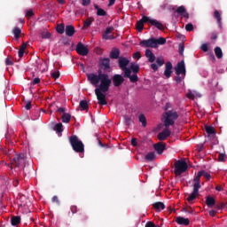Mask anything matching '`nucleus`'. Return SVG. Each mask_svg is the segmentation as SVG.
Wrapping results in <instances>:
<instances>
[{
  "label": "nucleus",
  "mask_w": 227,
  "mask_h": 227,
  "mask_svg": "<svg viewBox=\"0 0 227 227\" xmlns=\"http://www.w3.org/2000/svg\"><path fill=\"white\" fill-rule=\"evenodd\" d=\"M87 81L92 84V86H98L99 89L103 93H107L109 91V88H111V84L113 81L109 77L107 73L102 72V69L98 70V74L95 73L87 74Z\"/></svg>",
  "instance_id": "obj_1"
},
{
  "label": "nucleus",
  "mask_w": 227,
  "mask_h": 227,
  "mask_svg": "<svg viewBox=\"0 0 227 227\" xmlns=\"http://www.w3.org/2000/svg\"><path fill=\"white\" fill-rule=\"evenodd\" d=\"M162 121L164 127H172L175 121L178 120V113L175 110H168L162 114Z\"/></svg>",
  "instance_id": "obj_2"
},
{
  "label": "nucleus",
  "mask_w": 227,
  "mask_h": 227,
  "mask_svg": "<svg viewBox=\"0 0 227 227\" xmlns=\"http://www.w3.org/2000/svg\"><path fill=\"white\" fill-rule=\"evenodd\" d=\"M176 72V76L174 80L176 81V84H180L183 80L185 79L186 70H185V61L182 60L177 63V66L174 68Z\"/></svg>",
  "instance_id": "obj_3"
},
{
  "label": "nucleus",
  "mask_w": 227,
  "mask_h": 227,
  "mask_svg": "<svg viewBox=\"0 0 227 227\" xmlns=\"http://www.w3.org/2000/svg\"><path fill=\"white\" fill-rule=\"evenodd\" d=\"M69 143L76 153H84V144L82 141L79 140V137L76 135H72L69 137Z\"/></svg>",
  "instance_id": "obj_4"
},
{
  "label": "nucleus",
  "mask_w": 227,
  "mask_h": 227,
  "mask_svg": "<svg viewBox=\"0 0 227 227\" xmlns=\"http://www.w3.org/2000/svg\"><path fill=\"white\" fill-rule=\"evenodd\" d=\"M129 70L131 72L129 73V76H124V78L129 79V82H137L139 81V76H137V74H139V65L131 64Z\"/></svg>",
  "instance_id": "obj_5"
},
{
  "label": "nucleus",
  "mask_w": 227,
  "mask_h": 227,
  "mask_svg": "<svg viewBox=\"0 0 227 227\" xmlns=\"http://www.w3.org/2000/svg\"><path fill=\"white\" fill-rule=\"evenodd\" d=\"M119 68L122 70L124 74V77H129L130 74H132V71H130V68L127 67H129V64L130 63V60L125 57H121L119 59Z\"/></svg>",
  "instance_id": "obj_6"
},
{
  "label": "nucleus",
  "mask_w": 227,
  "mask_h": 227,
  "mask_svg": "<svg viewBox=\"0 0 227 227\" xmlns=\"http://www.w3.org/2000/svg\"><path fill=\"white\" fill-rule=\"evenodd\" d=\"M174 166H175L174 173L176 176H180V175L185 173V171H187V168H189V166L187 165V162L182 160H176Z\"/></svg>",
  "instance_id": "obj_7"
},
{
  "label": "nucleus",
  "mask_w": 227,
  "mask_h": 227,
  "mask_svg": "<svg viewBox=\"0 0 227 227\" xmlns=\"http://www.w3.org/2000/svg\"><path fill=\"white\" fill-rule=\"evenodd\" d=\"M25 164H26V155L24 153L16 154L14 158L11 160L12 168H20V166H23V168H26Z\"/></svg>",
  "instance_id": "obj_8"
},
{
  "label": "nucleus",
  "mask_w": 227,
  "mask_h": 227,
  "mask_svg": "<svg viewBox=\"0 0 227 227\" xmlns=\"http://www.w3.org/2000/svg\"><path fill=\"white\" fill-rule=\"evenodd\" d=\"M200 189H201V185H199V184H196V183H193V191L186 199L189 203L192 204L194 200L198 198V196L200 195Z\"/></svg>",
  "instance_id": "obj_9"
},
{
  "label": "nucleus",
  "mask_w": 227,
  "mask_h": 227,
  "mask_svg": "<svg viewBox=\"0 0 227 227\" xmlns=\"http://www.w3.org/2000/svg\"><path fill=\"white\" fill-rule=\"evenodd\" d=\"M207 178V180H210L211 176L208 172L205 171V170H200L198 172L197 176L194 177L193 182L197 184V185H201V177Z\"/></svg>",
  "instance_id": "obj_10"
},
{
  "label": "nucleus",
  "mask_w": 227,
  "mask_h": 227,
  "mask_svg": "<svg viewBox=\"0 0 227 227\" xmlns=\"http://www.w3.org/2000/svg\"><path fill=\"white\" fill-rule=\"evenodd\" d=\"M95 95L97 97L99 106H107V100H106V94H104V91H102L98 88H96Z\"/></svg>",
  "instance_id": "obj_11"
},
{
  "label": "nucleus",
  "mask_w": 227,
  "mask_h": 227,
  "mask_svg": "<svg viewBox=\"0 0 227 227\" xmlns=\"http://www.w3.org/2000/svg\"><path fill=\"white\" fill-rule=\"evenodd\" d=\"M111 80L115 88H120L125 82V76L116 74L112 76Z\"/></svg>",
  "instance_id": "obj_12"
},
{
  "label": "nucleus",
  "mask_w": 227,
  "mask_h": 227,
  "mask_svg": "<svg viewBox=\"0 0 227 227\" xmlns=\"http://www.w3.org/2000/svg\"><path fill=\"white\" fill-rule=\"evenodd\" d=\"M99 68L109 72L111 70V59L109 58H103L99 59Z\"/></svg>",
  "instance_id": "obj_13"
},
{
  "label": "nucleus",
  "mask_w": 227,
  "mask_h": 227,
  "mask_svg": "<svg viewBox=\"0 0 227 227\" xmlns=\"http://www.w3.org/2000/svg\"><path fill=\"white\" fill-rule=\"evenodd\" d=\"M75 51L80 56H88L90 52L88 46L83 45L82 43H77Z\"/></svg>",
  "instance_id": "obj_14"
},
{
  "label": "nucleus",
  "mask_w": 227,
  "mask_h": 227,
  "mask_svg": "<svg viewBox=\"0 0 227 227\" xmlns=\"http://www.w3.org/2000/svg\"><path fill=\"white\" fill-rule=\"evenodd\" d=\"M150 17L143 16L140 20L137 22V30L141 33L145 29V24H149Z\"/></svg>",
  "instance_id": "obj_15"
},
{
  "label": "nucleus",
  "mask_w": 227,
  "mask_h": 227,
  "mask_svg": "<svg viewBox=\"0 0 227 227\" xmlns=\"http://www.w3.org/2000/svg\"><path fill=\"white\" fill-rule=\"evenodd\" d=\"M139 45L141 47H151L152 49H157V44L155 42V38H150L147 40H143L140 42Z\"/></svg>",
  "instance_id": "obj_16"
},
{
  "label": "nucleus",
  "mask_w": 227,
  "mask_h": 227,
  "mask_svg": "<svg viewBox=\"0 0 227 227\" xmlns=\"http://www.w3.org/2000/svg\"><path fill=\"white\" fill-rule=\"evenodd\" d=\"M165 128L166 129H164L160 133L158 134V139L160 141H166V139H168V137L171 136V130H169V127Z\"/></svg>",
  "instance_id": "obj_17"
},
{
  "label": "nucleus",
  "mask_w": 227,
  "mask_h": 227,
  "mask_svg": "<svg viewBox=\"0 0 227 227\" xmlns=\"http://www.w3.org/2000/svg\"><path fill=\"white\" fill-rule=\"evenodd\" d=\"M113 31H114V27H106V31L103 33V39L104 40H114V35H111V33H113Z\"/></svg>",
  "instance_id": "obj_18"
},
{
  "label": "nucleus",
  "mask_w": 227,
  "mask_h": 227,
  "mask_svg": "<svg viewBox=\"0 0 227 227\" xmlns=\"http://www.w3.org/2000/svg\"><path fill=\"white\" fill-rule=\"evenodd\" d=\"M173 64L171 62H167L165 65V71L164 75L167 77V79H169L171 77V74H173Z\"/></svg>",
  "instance_id": "obj_19"
},
{
  "label": "nucleus",
  "mask_w": 227,
  "mask_h": 227,
  "mask_svg": "<svg viewBox=\"0 0 227 227\" xmlns=\"http://www.w3.org/2000/svg\"><path fill=\"white\" fill-rule=\"evenodd\" d=\"M149 24L154 26L157 29H160V31H164V25L157 20L149 18Z\"/></svg>",
  "instance_id": "obj_20"
},
{
  "label": "nucleus",
  "mask_w": 227,
  "mask_h": 227,
  "mask_svg": "<svg viewBox=\"0 0 227 227\" xmlns=\"http://www.w3.org/2000/svg\"><path fill=\"white\" fill-rule=\"evenodd\" d=\"M155 151H157L158 155H162L164 150H166V145L158 143L153 145Z\"/></svg>",
  "instance_id": "obj_21"
},
{
  "label": "nucleus",
  "mask_w": 227,
  "mask_h": 227,
  "mask_svg": "<svg viewBox=\"0 0 227 227\" xmlns=\"http://www.w3.org/2000/svg\"><path fill=\"white\" fill-rule=\"evenodd\" d=\"M176 223H177V224H181L183 226H189L191 221L189 220V218H184L182 216H177L176 218Z\"/></svg>",
  "instance_id": "obj_22"
},
{
  "label": "nucleus",
  "mask_w": 227,
  "mask_h": 227,
  "mask_svg": "<svg viewBox=\"0 0 227 227\" xmlns=\"http://www.w3.org/2000/svg\"><path fill=\"white\" fill-rule=\"evenodd\" d=\"M145 58L148 59L149 63H153L156 59L155 54L150 49L145 50Z\"/></svg>",
  "instance_id": "obj_23"
},
{
  "label": "nucleus",
  "mask_w": 227,
  "mask_h": 227,
  "mask_svg": "<svg viewBox=\"0 0 227 227\" xmlns=\"http://www.w3.org/2000/svg\"><path fill=\"white\" fill-rule=\"evenodd\" d=\"M65 32L67 36H74L75 35V27L72 25L66 26Z\"/></svg>",
  "instance_id": "obj_24"
},
{
  "label": "nucleus",
  "mask_w": 227,
  "mask_h": 227,
  "mask_svg": "<svg viewBox=\"0 0 227 227\" xmlns=\"http://www.w3.org/2000/svg\"><path fill=\"white\" fill-rule=\"evenodd\" d=\"M206 205L209 208H212V207L215 206V199H214V197L207 196L206 197Z\"/></svg>",
  "instance_id": "obj_25"
},
{
  "label": "nucleus",
  "mask_w": 227,
  "mask_h": 227,
  "mask_svg": "<svg viewBox=\"0 0 227 227\" xmlns=\"http://www.w3.org/2000/svg\"><path fill=\"white\" fill-rule=\"evenodd\" d=\"M153 207L156 212H160V210H164V208H166V205H164V202H155L153 204Z\"/></svg>",
  "instance_id": "obj_26"
},
{
  "label": "nucleus",
  "mask_w": 227,
  "mask_h": 227,
  "mask_svg": "<svg viewBox=\"0 0 227 227\" xmlns=\"http://www.w3.org/2000/svg\"><path fill=\"white\" fill-rule=\"evenodd\" d=\"M206 132L207 134V136L210 137H215V129H214V127L212 126H206Z\"/></svg>",
  "instance_id": "obj_27"
},
{
  "label": "nucleus",
  "mask_w": 227,
  "mask_h": 227,
  "mask_svg": "<svg viewBox=\"0 0 227 227\" xmlns=\"http://www.w3.org/2000/svg\"><path fill=\"white\" fill-rule=\"evenodd\" d=\"M110 58L111 59H118V58H120V49L115 48L112 50L110 52Z\"/></svg>",
  "instance_id": "obj_28"
},
{
  "label": "nucleus",
  "mask_w": 227,
  "mask_h": 227,
  "mask_svg": "<svg viewBox=\"0 0 227 227\" xmlns=\"http://www.w3.org/2000/svg\"><path fill=\"white\" fill-rule=\"evenodd\" d=\"M94 8L97 10V15L98 17H106V15H107V12L104 11V9L98 7V5L94 4Z\"/></svg>",
  "instance_id": "obj_29"
},
{
  "label": "nucleus",
  "mask_w": 227,
  "mask_h": 227,
  "mask_svg": "<svg viewBox=\"0 0 227 227\" xmlns=\"http://www.w3.org/2000/svg\"><path fill=\"white\" fill-rule=\"evenodd\" d=\"M61 120L63 123H70V120H72V115L70 114L64 113L61 116Z\"/></svg>",
  "instance_id": "obj_30"
},
{
  "label": "nucleus",
  "mask_w": 227,
  "mask_h": 227,
  "mask_svg": "<svg viewBox=\"0 0 227 227\" xmlns=\"http://www.w3.org/2000/svg\"><path fill=\"white\" fill-rule=\"evenodd\" d=\"M215 55L216 56L217 59H223V50L221 47L216 46L215 48Z\"/></svg>",
  "instance_id": "obj_31"
},
{
  "label": "nucleus",
  "mask_w": 227,
  "mask_h": 227,
  "mask_svg": "<svg viewBox=\"0 0 227 227\" xmlns=\"http://www.w3.org/2000/svg\"><path fill=\"white\" fill-rule=\"evenodd\" d=\"M94 20H95V19H93V18H87V20L85 21H83L82 29H88V27H90V26H91V24L93 23Z\"/></svg>",
  "instance_id": "obj_32"
},
{
  "label": "nucleus",
  "mask_w": 227,
  "mask_h": 227,
  "mask_svg": "<svg viewBox=\"0 0 227 227\" xmlns=\"http://www.w3.org/2000/svg\"><path fill=\"white\" fill-rule=\"evenodd\" d=\"M20 216H12L11 218V224L12 226H17L19 224H20Z\"/></svg>",
  "instance_id": "obj_33"
},
{
  "label": "nucleus",
  "mask_w": 227,
  "mask_h": 227,
  "mask_svg": "<svg viewBox=\"0 0 227 227\" xmlns=\"http://www.w3.org/2000/svg\"><path fill=\"white\" fill-rule=\"evenodd\" d=\"M80 107H81V111H88V101L86 100H81L80 101Z\"/></svg>",
  "instance_id": "obj_34"
},
{
  "label": "nucleus",
  "mask_w": 227,
  "mask_h": 227,
  "mask_svg": "<svg viewBox=\"0 0 227 227\" xmlns=\"http://www.w3.org/2000/svg\"><path fill=\"white\" fill-rule=\"evenodd\" d=\"M214 17L215 19H216L218 24L221 26L223 18H221V13L219 12V11L217 10L215 11Z\"/></svg>",
  "instance_id": "obj_35"
},
{
  "label": "nucleus",
  "mask_w": 227,
  "mask_h": 227,
  "mask_svg": "<svg viewBox=\"0 0 227 227\" xmlns=\"http://www.w3.org/2000/svg\"><path fill=\"white\" fill-rule=\"evenodd\" d=\"M20 33H22V30H20V28L19 27H14L13 29V35H14V38H16V40H19V38H20Z\"/></svg>",
  "instance_id": "obj_36"
},
{
  "label": "nucleus",
  "mask_w": 227,
  "mask_h": 227,
  "mask_svg": "<svg viewBox=\"0 0 227 227\" xmlns=\"http://www.w3.org/2000/svg\"><path fill=\"white\" fill-rule=\"evenodd\" d=\"M155 159V153L151 152L145 155V160H148L149 162H152Z\"/></svg>",
  "instance_id": "obj_37"
},
{
  "label": "nucleus",
  "mask_w": 227,
  "mask_h": 227,
  "mask_svg": "<svg viewBox=\"0 0 227 227\" xmlns=\"http://www.w3.org/2000/svg\"><path fill=\"white\" fill-rule=\"evenodd\" d=\"M138 120L140 123H142L143 127H146V117L145 116V114H139Z\"/></svg>",
  "instance_id": "obj_38"
},
{
  "label": "nucleus",
  "mask_w": 227,
  "mask_h": 227,
  "mask_svg": "<svg viewBox=\"0 0 227 227\" xmlns=\"http://www.w3.org/2000/svg\"><path fill=\"white\" fill-rule=\"evenodd\" d=\"M65 24H59L57 26V33H59V35H63V33H65Z\"/></svg>",
  "instance_id": "obj_39"
},
{
  "label": "nucleus",
  "mask_w": 227,
  "mask_h": 227,
  "mask_svg": "<svg viewBox=\"0 0 227 227\" xmlns=\"http://www.w3.org/2000/svg\"><path fill=\"white\" fill-rule=\"evenodd\" d=\"M155 42H156V48H158L159 45H164V43H166V38L160 37L159 39H155Z\"/></svg>",
  "instance_id": "obj_40"
},
{
  "label": "nucleus",
  "mask_w": 227,
  "mask_h": 227,
  "mask_svg": "<svg viewBox=\"0 0 227 227\" xmlns=\"http://www.w3.org/2000/svg\"><path fill=\"white\" fill-rule=\"evenodd\" d=\"M124 123L128 127L132 124V117L129 115H124Z\"/></svg>",
  "instance_id": "obj_41"
},
{
  "label": "nucleus",
  "mask_w": 227,
  "mask_h": 227,
  "mask_svg": "<svg viewBox=\"0 0 227 227\" xmlns=\"http://www.w3.org/2000/svg\"><path fill=\"white\" fill-rule=\"evenodd\" d=\"M34 16H35V12H33V9L25 11V17H27V19H31V17H34Z\"/></svg>",
  "instance_id": "obj_42"
},
{
  "label": "nucleus",
  "mask_w": 227,
  "mask_h": 227,
  "mask_svg": "<svg viewBox=\"0 0 227 227\" xmlns=\"http://www.w3.org/2000/svg\"><path fill=\"white\" fill-rule=\"evenodd\" d=\"M187 10H185V6L181 5L176 10V13L182 15L183 13H185Z\"/></svg>",
  "instance_id": "obj_43"
},
{
  "label": "nucleus",
  "mask_w": 227,
  "mask_h": 227,
  "mask_svg": "<svg viewBox=\"0 0 227 227\" xmlns=\"http://www.w3.org/2000/svg\"><path fill=\"white\" fill-rule=\"evenodd\" d=\"M55 130L58 132V134H61L63 132V124L62 123H57L55 125Z\"/></svg>",
  "instance_id": "obj_44"
},
{
  "label": "nucleus",
  "mask_w": 227,
  "mask_h": 227,
  "mask_svg": "<svg viewBox=\"0 0 227 227\" xmlns=\"http://www.w3.org/2000/svg\"><path fill=\"white\" fill-rule=\"evenodd\" d=\"M59 71H52L51 73V76L52 77V79H59Z\"/></svg>",
  "instance_id": "obj_45"
},
{
  "label": "nucleus",
  "mask_w": 227,
  "mask_h": 227,
  "mask_svg": "<svg viewBox=\"0 0 227 227\" xmlns=\"http://www.w3.org/2000/svg\"><path fill=\"white\" fill-rule=\"evenodd\" d=\"M184 49H185V46L184 45V43H179L178 52L181 56H184Z\"/></svg>",
  "instance_id": "obj_46"
},
{
  "label": "nucleus",
  "mask_w": 227,
  "mask_h": 227,
  "mask_svg": "<svg viewBox=\"0 0 227 227\" xmlns=\"http://www.w3.org/2000/svg\"><path fill=\"white\" fill-rule=\"evenodd\" d=\"M42 38H51V33L49 31H43L41 33Z\"/></svg>",
  "instance_id": "obj_47"
},
{
  "label": "nucleus",
  "mask_w": 227,
  "mask_h": 227,
  "mask_svg": "<svg viewBox=\"0 0 227 227\" xmlns=\"http://www.w3.org/2000/svg\"><path fill=\"white\" fill-rule=\"evenodd\" d=\"M187 98H190L191 100H194L196 98V94L194 92H188L186 94Z\"/></svg>",
  "instance_id": "obj_48"
},
{
  "label": "nucleus",
  "mask_w": 227,
  "mask_h": 227,
  "mask_svg": "<svg viewBox=\"0 0 227 227\" xmlns=\"http://www.w3.org/2000/svg\"><path fill=\"white\" fill-rule=\"evenodd\" d=\"M223 208H226V203L221 202L220 204L216 205V209L217 210H223Z\"/></svg>",
  "instance_id": "obj_49"
},
{
  "label": "nucleus",
  "mask_w": 227,
  "mask_h": 227,
  "mask_svg": "<svg viewBox=\"0 0 227 227\" xmlns=\"http://www.w3.org/2000/svg\"><path fill=\"white\" fill-rule=\"evenodd\" d=\"M193 29H194V26L192 25V23H188V24H186V26H185V30H186V31L191 32V31H192Z\"/></svg>",
  "instance_id": "obj_50"
},
{
  "label": "nucleus",
  "mask_w": 227,
  "mask_h": 227,
  "mask_svg": "<svg viewBox=\"0 0 227 227\" xmlns=\"http://www.w3.org/2000/svg\"><path fill=\"white\" fill-rule=\"evenodd\" d=\"M156 63H157L158 67H162V65H164V59H162V58H158V59H156Z\"/></svg>",
  "instance_id": "obj_51"
},
{
  "label": "nucleus",
  "mask_w": 227,
  "mask_h": 227,
  "mask_svg": "<svg viewBox=\"0 0 227 227\" xmlns=\"http://www.w3.org/2000/svg\"><path fill=\"white\" fill-rule=\"evenodd\" d=\"M91 4V0H82V6H90Z\"/></svg>",
  "instance_id": "obj_52"
},
{
  "label": "nucleus",
  "mask_w": 227,
  "mask_h": 227,
  "mask_svg": "<svg viewBox=\"0 0 227 227\" xmlns=\"http://www.w3.org/2000/svg\"><path fill=\"white\" fill-rule=\"evenodd\" d=\"M184 212H186L187 214H194V209H192V207H189V208H184L183 209Z\"/></svg>",
  "instance_id": "obj_53"
},
{
  "label": "nucleus",
  "mask_w": 227,
  "mask_h": 227,
  "mask_svg": "<svg viewBox=\"0 0 227 227\" xmlns=\"http://www.w3.org/2000/svg\"><path fill=\"white\" fill-rule=\"evenodd\" d=\"M201 50L204 51V52H208V44L207 43H203L201 45Z\"/></svg>",
  "instance_id": "obj_54"
},
{
  "label": "nucleus",
  "mask_w": 227,
  "mask_h": 227,
  "mask_svg": "<svg viewBox=\"0 0 227 227\" xmlns=\"http://www.w3.org/2000/svg\"><path fill=\"white\" fill-rule=\"evenodd\" d=\"M134 59H141V53L139 51H137L133 54Z\"/></svg>",
  "instance_id": "obj_55"
},
{
  "label": "nucleus",
  "mask_w": 227,
  "mask_h": 227,
  "mask_svg": "<svg viewBox=\"0 0 227 227\" xmlns=\"http://www.w3.org/2000/svg\"><path fill=\"white\" fill-rule=\"evenodd\" d=\"M5 65H7L8 67H12V66H13V61H12V59L10 58H7L5 59Z\"/></svg>",
  "instance_id": "obj_56"
},
{
  "label": "nucleus",
  "mask_w": 227,
  "mask_h": 227,
  "mask_svg": "<svg viewBox=\"0 0 227 227\" xmlns=\"http://www.w3.org/2000/svg\"><path fill=\"white\" fill-rule=\"evenodd\" d=\"M145 227H160V226H156L155 223H153V222H147L145 223Z\"/></svg>",
  "instance_id": "obj_57"
},
{
  "label": "nucleus",
  "mask_w": 227,
  "mask_h": 227,
  "mask_svg": "<svg viewBox=\"0 0 227 227\" xmlns=\"http://www.w3.org/2000/svg\"><path fill=\"white\" fill-rule=\"evenodd\" d=\"M219 34L217 32H213L211 34V40H217Z\"/></svg>",
  "instance_id": "obj_58"
},
{
  "label": "nucleus",
  "mask_w": 227,
  "mask_h": 227,
  "mask_svg": "<svg viewBox=\"0 0 227 227\" xmlns=\"http://www.w3.org/2000/svg\"><path fill=\"white\" fill-rule=\"evenodd\" d=\"M218 161L219 162H224V154L223 153H219L218 154Z\"/></svg>",
  "instance_id": "obj_59"
},
{
  "label": "nucleus",
  "mask_w": 227,
  "mask_h": 227,
  "mask_svg": "<svg viewBox=\"0 0 227 227\" xmlns=\"http://www.w3.org/2000/svg\"><path fill=\"white\" fill-rule=\"evenodd\" d=\"M70 210L72 214H77V206H71Z\"/></svg>",
  "instance_id": "obj_60"
},
{
  "label": "nucleus",
  "mask_w": 227,
  "mask_h": 227,
  "mask_svg": "<svg viewBox=\"0 0 227 227\" xmlns=\"http://www.w3.org/2000/svg\"><path fill=\"white\" fill-rule=\"evenodd\" d=\"M25 108L27 109V111H29V109H31V101L26 102Z\"/></svg>",
  "instance_id": "obj_61"
},
{
  "label": "nucleus",
  "mask_w": 227,
  "mask_h": 227,
  "mask_svg": "<svg viewBox=\"0 0 227 227\" xmlns=\"http://www.w3.org/2000/svg\"><path fill=\"white\" fill-rule=\"evenodd\" d=\"M151 68L153 70H154V72H157V70H159V66H157V64L153 63L151 65Z\"/></svg>",
  "instance_id": "obj_62"
},
{
  "label": "nucleus",
  "mask_w": 227,
  "mask_h": 227,
  "mask_svg": "<svg viewBox=\"0 0 227 227\" xmlns=\"http://www.w3.org/2000/svg\"><path fill=\"white\" fill-rule=\"evenodd\" d=\"M131 145L133 146H137V138H132L131 139Z\"/></svg>",
  "instance_id": "obj_63"
},
{
  "label": "nucleus",
  "mask_w": 227,
  "mask_h": 227,
  "mask_svg": "<svg viewBox=\"0 0 227 227\" xmlns=\"http://www.w3.org/2000/svg\"><path fill=\"white\" fill-rule=\"evenodd\" d=\"M65 111H66V109L63 107H59L57 109V113H60L62 114H65Z\"/></svg>",
  "instance_id": "obj_64"
}]
</instances>
